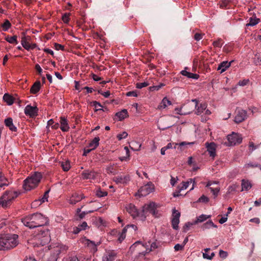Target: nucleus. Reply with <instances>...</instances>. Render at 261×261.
Masks as SVG:
<instances>
[{"mask_svg":"<svg viewBox=\"0 0 261 261\" xmlns=\"http://www.w3.org/2000/svg\"><path fill=\"white\" fill-rule=\"evenodd\" d=\"M165 86V84L163 83H160L159 85L156 86H153L149 87L150 91H158L161 88Z\"/></svg>","mask_w":261,"mask_h":261,"instance_id":"41","label":"nucleus"},{"mask_svg":"<svg viewBox=\"0 0 261 261\" xmlns=\"http://www.w3.org/2000/svg\"><path fill=\"white\" fill-rule=\"evenodd\" d=\"M99 137H95L89 144V147L93 150L95 149L99 145Z\"/></svg>","mask_w":261,"mask_h":261,"instance_id":"31","label":"nucleus"},{"mask_svg":"<svg viewBox=\"0 0 261 261\" xmlns=\"http://www.w3.org/2000/svg\"><path fill=\"white\" fill-rule=\"evenodd\" d=\"M17 38V37L16 35L12 37L7 36L6 37V40L10 43L17 44L18 43Z\"/></svg>","mask_w":261,"mask_h":261,"instance_id":"39","label":"nucleus"},{"mask_svg":"<svg viewBox=\"0 0 261 261\" xmlns=\"http://www.w3.org/2000/svg\"><path fill=\"white\" fill-rule=\"evenodd\" d=\"M190 183H193V187L191 189V190L193 189V186L194 184L195 183V179H190V181H188L186 182H182L181 183V185H179L177 187V189H179L180 190H184L186 189L189 185Z\"/></svg>","mask_w":261,"mask_h":261,"instance_id":"25","label":"nucleus"},{"mask_svg":"<svg viewBox=\"0 0 261 261\" xmlns=\"http://www.w3.org/2000/svg\"><path fill=\"white\" fill-rule=\"evenodd\" d=\"M211 191L213 193L214 198H216L220 191V188H213L212 187L210 188Z\"/></svg>","mask_w":261,"mask_h":261,"instance_id":"45","label":"nucleus"},{"mask_svg":"<svg viewBox=\"0 0 261 261\" xmlns=\"http://www.w3.org/2000/svg\"><path fill=\"white\" fill-rule=\"evenodd\" d=\"M84 244L89 248L91 252L94 253L97 251V247L100 244V242L95 243L89 239H85Z\"/></svg>","mask_w":261,"mask_h":261,"instance_id":"18","label":"nucleus"},{"mask_svg":"<svg viewBox=\"0 0 261 261\" xmlns=\"http://www.w3.org/2000/svg\"><path fill=\"white\" fill-rule=\"evenodd\" d=\"M97 173L93 170H87L82 173V178L84 179H94L96 177Z\"/></svg>","mask_w":261,"mask_h":261,"instance_id":"15","label":"nucleus"},{"mask_svg":"<svg viewBox=\"0 0 261 261\" xmlns=\"http://www.w3.org/2000/svg\"><path fill=\"white\" fill-rule=\"evenodd\" d=\"M241 186H242V191H244V190L248 191L249 189H250L251 188L252 184L248 180L242 179V183H241Z\"/></svg>","mask_w":261,"mask_h":261,"instance_id":"27","label":"nucleus"},{"mask_svg":"<svg viewBox=\"0 0 261 261\" xmlns=\"http://www.w3.org/2000/svg\"><path fill=\"white\" fill-rule=\"evenodd\" d=\"M212 227L217 228V226L215 225L212 220H209L202 225L201 228L204 230L206 229H209Z\"/></svg>","mask_w":261,"mask_h":261,"instance_id":"33","label":"nucleus"},{"mask_svg":"<svg viewBox=\"0 0 261 261\" xmlns=\"http://www.w3.org/2000/svg\"><path fill=\"white\" fill-rule=\"evenodd\" d=\"M206 147L207 148V151H208L210 156L212 157L213 159L216 156V145L214 142H211L210 143L207 142L205 144Z\"/></svg>","mask_w":261,"mask_h":261,"instance_id":"17","label":"nucleus"},{"mask_svg":"<svg viewBox=\"0 0 261 261\" xmlns=\"http://www.w3.org/2000/svg\"><path fill=\"white\" fill-rule=\"evenodd\" d=\"M184 246L182 245H180L179 244H177L174 246V248L175 251H179V250H182L184 248Z\"/></svg>","mask_w":261,"mask_h":261,"instance_id":"62","label":"nucleus"},{"mask_svg":"<svg viewBox=\"0 0 261 261\" xmlns=\"http://www.w3.org/2000/svg\"><path fill=\"white\" fill-rule=\"evenodd\" d=\"M172 226L174 229L177 230L178 229V224L179 223L180 213L178 211L174 208L172 211Z\"/></svg>","mask_w":261,"mask_h":261,"instance_id":"10","label":"nucleus"},{"mask_svg":"<svg viewBox=\"0 0 261 261\" xmlns=\"http://www.w3.org/2000/svg\"><path fill=\"white\" fill-rule=\"evenodd\" d=\"M126 209L127 212L134 218L140 216L142 218V213H140L136 207V206L132 204H129L126 207Z\"/></svg>","mask_w":261,"mask_h":261,"instance_id":"11","label":"nucleus"},{"mask_svg":"<svg viewBox=\"0 0 261 261\" xmlns=\"http://www.w3.org/2000/svg\"><path fill=\"white\" fill-rule=\"evenodd\" d=\"M18 195L17 192L8 191L0 197V206L4 208H7L12 203V201L16 198Z\"/></svg>","mask_w":261,"mask_h":261,"instance_id":"5","label":"nucleus"},{"mask_svg":"<svg viewBox=\"0 0 261 261\" xmlns=\"http://www.w3.org/2000/svg\"><path fill=\"white\" fill-rule=\"evenodd\" d=\"M124 150H125V152H126V156L125 157H120V158H119V159L121 161H123V160H124L125 158H128L129 156V151L128 147L125 146V147H124Z\"/></svg>","mask_w":261,"mask_h":261,"instance_id":"53","label":"nucleus"},{"mask_svg":"<svg viewBox=\"0 0 261 261\" xmlns=\"http://www.w3.org/2000/svg\"><path fill=\"white\" fill-rule=\"evenodd\" d=\"M85 197L83 194H80L77 193H74L69 199L68 202L71 204H75L83 199H84Z\"/></svg>","mask_w":261,"mask_h":261,"instance_id":"13","label":"nucleus"},{"mask_svg":"<svg viewBox=\"0 0 261 261\" xmlns=\"http://www.w3.org/2000/svg\"><path fill=\"white\" fill-rule=\"evenodd\" d=\"M3 99L9 106L12 105L14 102L13 97L7 93L4 94Z\"/></svg>","mask_w":261,"mask_h":261,"instance_id":"32","label":"nucleus"},{"mask_svg":"<svg viewBox=\"0 0 261 261\" xmlns=\"http://www.w3.org/2000/svg\"><path fill=\"white\" fill-rule=\"evenodd\" d=\"M180 73L182 75L186 76L188 78L198 79L199 77V75L198 74L188 72L186 70H182L180 72Z\"/></svg>","mask_w":261,"mask_h":261,"instance_id":"29","label":"nucleus"},{"mask_svg":"<svg viewBox=\"0 0 261 261\" xmlns=\"http://www.w3.org/2000/svg\"><path fill=\"white\" fill-rule=\"evenodd\" d=\"M108 193L105 191H101L100 190H98L96 191V195L99 197H102L107 196Z\"/></svg>","mask_w":261,"mask_h":261,"instance_id":"51","label":"nucleus"},{"mask_svg":"<svg viewBox=\"0 0 261 261\" xmlns=\"http://www.w3.org/2000/svg\"><path fill=\"white\" fill-rule=\"evenodd\" d=\"M197 108L196 109V114L197 115L201 114L206 108V105L204 103H200L199 106L197 105Z\"/></svg>","mask_w":261,"mask_h":261,"instance_id":"35","label":"nucleus"},{"mask_svg":"<svg viewBox=\"0 0 261 261\" xmlns=\"http://www.w3.org/2000/svg\"><path fill=\"white\" fill-rule=\"evenodd\" d=\"M5 124L11 131L16 132L17 128L13 123V120L11 118L9 117L5 120Z\"/></svg>","mask_w":261,"mask_h":261,"instance_id":"23","label":"nucleus"},{"mask_svg":"<svg viewBox=\"0 0 261 261\" xmlns=\"http://www.w3.org/2000/svg\"><path fill=\"white\" fill-rule=\"evenodd\" d=\"M87 213H86V212H83L80 213L79 214H77V216L78 217L79 219L80 220H81V219H83L85 217L86 215H87Z\"/></svg>","mask_w":261,"mask_h":261,"instance_id":"64","label":"nucleus"},{"mask_svg":"<svg viewBox=\"0 0 261 261\" xmlns=\"http://www.w3.org/2000/svg\"><path fill=\"white\" fill-rule=\"evenodd\" d=\"M9 182L7 178L5 177L4 174L0 171V189L4 186H8Z\"/></svg>","mask_w":261,"mask_h":261,"instance_id":"28","label":"nucleus"},{"mask_svg":"<svg viewBox=\"0 0 261 261\" xmlns=\"http://www.w3.org/2000/svg\"><path fill=\"white\" fill-rule=\"evenodd\" d=\"M203 35L204 34L197 33L194 35V38L195 40L198 41L200 40L202 38Z\"/></svg>","mask_w":261,"mask_h":261,"instance_id":"54","label":"nucleus"},{"mask_svg":"<svg viewBox=\"0 0 261 261\" xmlns=\"http://www.w3.org/2000/svg\"><path fill=\"white\" fill-rule=\"evenodd\" d=\"M113 180L117 184H126L130 180L129 175H120L114 177Z\"/></svg>","mask_w":261,"mask_h":261,"instance_id":"16","label":"nucleus"},{"mask_svg":"<svg viewBox=\"0 0 261 261\" xmlns=\"http://www.w3.org/2000/svg\"><path fill=\"white\" fill-rule=\"evenodd\" d=\"M60 123V128L63 132H65L68 131L69 127L67 120L64 117H61Z\"/></svg>","mask_w":261,"mask_h":261,"instance_id":"24","label":"nucleus"},{"mask_svg":"<svg viewBox=\"0 0 261 261\" xmlns=\"http://www.w3.org/2000/svg\"><path fill=\"white\" fill-rule=\"evenodd\" d=\"M42 178L40 172H36L32 176L24 180L23 188L27 191L31 190L37 186Z\"/></svg>","mask_w":261,"mask_h":261,"instance_id":"4","label":"nucleus"},{"mask_svg":"<svg viewBox=\"0 0 261 261\" xmlns=\"http://www.w3.org/2000/svg\"><path fill=\"white\" fill-rule=\"evenodd\" d=\"M38 110V109L37 107L28 105L24 109V113L26 115L30 116V117H34L37 115Z\"/></svg>","mask_w":261,"mask_h":261,"instance_id":"14","label":"nucleus"},{"mask_svg":"<svg viewBox=\"0 0 261 261\" xmlns=\"http://www.w3.org/2000/svg\"><path fill=\"white\" fill-rule=\"evenodd\" d=\"M157 248H158V246H157L156 243L153 242L151 244L150 248L149 249H146V253H148Z\"/></svg>","mask_w":261,"mask_h":261,"instance_id":"55","label":"nucleus"},{"mask_svg":"<svg viewBox=\"0 0 261 261\" xmlns=\"http://www.w3.org/2000/svg\"><path fill=\"white\" fill-rule=\"evenodd\" d=\"M128 134L126 132H123L121 134H119L117 136V138L119 140H121L125 138L127 136Z\"/></svg>","mask_w":261,"mask_h":261,"instance_id":"50","label":"nucleus"},{"mask_svg":"<svg viewBox=\"0 0 261 261\" xmlns=\"http://www.w3.org/2000/svg\"><path fill=\"white\" fill-rule=\"evenodd\" d=\"M209 199L207 197L202 195L198 199V201L200 202H207Z\"/></svg>","mask_w":261,"mask_h":261,"instance_id":"56","label":"nucleus"},{"mask_svg":"<svg viewBox=\"0 0 261 261\" xmlns=\"http://www.w3.org/2000/svg\"><path fill=\"white\" fill-rule=\"evenodd\" d=\"M69 13H65L62 17V20L63 22L65 23H67L69 22Z\"/></svg>","mask_w":261,"mask_h":261,"instance_id":"48","label":"nucleus"},{"mask_svg":"<svg viewBox=\"0 0 261 261\" xmlns=\"http://www.w3.org/2000/svg\"><path fill=\"white\" fill-rule=\"evenodd\" d=\"M194 144L193 142H182L179 143H175V146L174 147V148H176V146L178 145L180 147H182L187 145H190Z\"/></svg>","mask_w":261,"mask_h":261,"instance_id":"52","label":"nucleus"},{"mask_svg":"<svg viewBox=\"0 0 261 261\" xmlns=\"http://www.w3.org/2000/svg\"><path fill=\"white\" fill-rule=\"evenodd\" d=\"M21 221L25 226L30 228H39L48 223L47 218L40 213H35L26 216L22 219Z\"/></svg>","mask_w":261,"mask_h":261,"instance_id":"1","label":"nucleus"},{"mask_svg":"<svg viewBox=\"0 0 261 261\" xmlns=\"http://www.w3.org/2000/svg\"><path fill=\"white\" fill-rule=\"evenodd\" d=\"M23 36L21 38V43L22 46L29 50L30 49L31 45L29 43V41L31 39V37L30 36H25L24 33H23Z\"/></svg>","mask_w":261,"mask_h":261,"instance_id":"19","label":"nucleus"},{"mask_svg":"<svg viewBox=\"0 0 261 261\" xmlns=\"http://www.w3.org/2000/svg\"><path fill=\"white\" fill-rule=\"evenodd\" d=\"M153 189L152 185L147 184L141 187L136 195L138 194L140 196H145L151 193Z\"/></svg>","mask_w":261,"mask_h":261,"instance_id":"9","label":"nucleus"},{"mask_svg":"<svg viewBox=\"0 0 261 261\" xmlns=\"http://www.w3.org/2000/svg\"><path fill=\"white\" fill-rule=\"evenodd\" d=\"M227 146H234L240 144L242 141V138L240 135L237 133H232L227 136Z\"/></svg>","mask_w":261,"mask_h":261,"instance_id":"8","label":"nucleus"},{"mask_svg":"<svg viewBox=\"0 0 261 261\" xmlns=\"http://www.w3.org/2000/svg\"><path fill=\"white\" fill-rule=\"evenodd\" d=\"M171 102L167 98L164 97L162 100L161 102L158 106V109H165L168 106L171 105Z\"/></svg>","mask_w":261,"mask_h":261,"instance_id":"30","label":"nucleus"},{"mask_svg":"<svg viewBox=\"0 0 261 261\" xmlns=\"http://www.w3.org/2000/svg\"><path fill=\"white\" fill-rule=\"evenodd\" d=\"M18 236L16 234L0 235V250H7L15 247L18 244Z\"/></svg>","mask_w":261,"mask_h":261,"instance_id":"2","label":"nucleus"},{"mask_svg":"<svg viewBox=\"0 0 261 261\" xmlns=\"http://www.w3.org/2000/svg\"><path fill=\"white\" fill-rule=\"evenodd\" d=\"M247 118V112L243 110H239L234 117V122L239 123Z\"/></svg>","mask_w":261,"mask_h":261,"instance_id":"12","label":"nucleus"},{"mask_svg":"<svg viewBox=\"0 0 261 261\" xmlns=\"http://www.w3.org/2000/svg\"><path fill=\"white\" fill-rule=\"evenodd\" d=\"M156 206L154 202H150L148 204H145L141 211L142 219L144 220L146 218V214L149 212L153 215L155 217H159L158 212L156 211Z\"/></svg>","mask_w":261,"mask_h":261,"instance_id":"6","label":"nucleus"},{"mask_svg":"<svg viewBox=\"0 0 261 261\" xmlns=\"http://www.w3.org/2000/svg\"><path fill=\"white\" fill-rule=\"evenodd\" d=\"M11 27V23L8 20H6L4 23L2 24L3 29L4 31H7Z\"/></svg>","mask_w":261,"mask_h":261,"instance_id":"43","label":"nucleus"},{"mask_svg":"<svg viewBox=\"0 0 261 261\" xmlns=\"http://www.w3.org/2000/svg\"><path fill=\"white\" fill-rule=\"evenodd\" d=\"M149 85V83L146 82L143 83H138L136 84V87L138 89H141Z\"/></svg>","mask_w":261,"mask_h":261,"instance_id":"47","label":"nucleus"},{"mask_svg":"<svg viewBox=\"0 0 261 261\" xmlns=\"http://www.w3.org/2000/svg\"><path fill=\"white\" fill-rule=\"evenodd\" d=\"M38 231L34 236V239L37 241V245L44 246L50 240L49 229L42 226L37 229Z\"/></svg>","mask_w":261,"mask_h":261,"instance_id":"3","label":"nucleus"},{"mask_svg":"<svg viewBox=\"0 0 261 261\" xmlns=\"http://www.w3.org/2000/svg\"><path fill=\"white\" fill-rule=\"evenodd\" d=\"M115 117L118 118L119 121H122L124 118L128 117V114L126 109H123L122 111L116 113Z\"/></svg>","mask_w":261,"mask_h":261,"instance_id":"22","label":"nucleus"},{"mask_svg":"<svg viewBox=\"0 0 261 261\" xmlns=\"http://www.w3.org/2000/svg\"><path fill=\"white\" fill-rule=\"evenodd\" d=\"M88 227V225L86 222H83L82 224H79L77 226L73 227V233L74 234H77L81 231L86 230Z\"/></svg>","mask_w":261,"mask_h":261,"instance_id":"21","label":"nucleus"},{"mask_svg":"<svg viewBox=\"0 0 261 261\" xmlns=\"http://www.w3.org/2000/svg\"><path fill=\"white\" fill-rule=\"evenodd\" d=\"M98 92V93L102 95L105 97H108L110 95V92L109 91L103 92L99 90Z\"/></svg>","mask_w":261,"mask_h":261,"instance_id":"63","label":"nucleus"},{"mask_svg":"<svg viewBox=\"0 0 261 261\" xmlns=\"http://www.w3.org/2000/svg\"><path fill=\"white\" fill-rule=\"evenodd\" d=\"M259 21V19L256 18L255 17H251L249 19V22L246 24V26H254L257 24Z\"/></svg>","mask_w":261,"mask_h":261,"instance_id":"38","label":"nucleus"},{"mask_svg":"<svg viewBox=\"0 0 261 261\" xmlns=\"http://www.w3.org/2000/svg\"><path fill=\"white\" fill-rule=\"evenodd\" d=\"M257 147H258V145H257V146L255 145L252 142H249V147L251 152L253 151L254 150L256 149Z\"/></svg>","mask_w":261,"mask_h":261,"instance_id":"59","label":"nucleus"},{"mask_svg":"<svg viewBox=\"0 0 261 261\" xmlns=\"http://www.w3.org/2000/svg\"><path fill=\"white\" fill-rule=\"evenodd\" d=\"M195 224H194V221L193 223L189 222L186 223L183 227V231L185 232H186L187 231L189 230V229L191 226H192L193 225H195Z\"/></svg>","mask_w":261,"mask_h":261,"instance_id":"42","label":"nucleus"},{"mask_svg":"<svg viewBox=\"0 0 261 261\" xmlns=\"http://www.w3.org/2000/svg\"><path fill=\"white\" fill-rule=\"evenodd\" d=\"M233 61H231L229 62L227 61H223L221 62L217 68V70H220V72L222 73L224 72L228 67L231 65V63Z\"/></svg>","mask_w":261,"mask_h":261,"instance_id":"20","label":"nucleus"},{"mask_svg":"<svg viewBox=\"0 0 261 261\" xmlns=\"http://www.w3.org/2000/svg\"><path fill=\"white\" fill-rule=\"evenodd\" d=\"M93 106H94V107L96 108V111H100V110H102L103 111V110L101 108H100L101 107H102V106L101 105V104L97 102V101H93Z\"/></svg>","mask_w":261,"mask_h":261,"instance_id":"49","label":"nucleus"},{"mask_svg":"<svg viewBox=\"0 0 261 261\" xmlns=\"http://www.w3.org/2000/svg\"><path fill=\"white\" fill-rule=\"evenodd\" d=\"M210 217H211V215H206L202 214L200 216H199L198 217H197V219L195 221H194V224H197L198 223L202 222Z\"/></svg>","mask_w":261,"mask_h":261,"instance_id":"36","label":"nucleus"},{"mask_svg":"<svg viewBox=\"0 0 261 261\" xmlns=\"http://www.w3.org/2000/svg\"><path fill=\"white\" fill-rule=\"evenodd\" d=\"M213 44L215 47H221L223 45L222 40L221 39H219L214 41Z\"/></svg>","mask_w":261,"mask_h":261,"instance_id":"46","label":"nucleus"},{"mask_svg":"<svg viewBox=\"0 0 261 261\" xmlns=\"http://www.w3.org/2000/svg\"><path fill=\"white\" fill-rule=\"evenodd\" d=\"M219 255L222 258H225L228 256V253L226 251L220 250L219 251Z\"/></svg>","mask_w":261,"mask_h":261,"instance_id":"57","label":"nucleus"},{"mask_svg":"<svg viewBox=\"0 0 261 261\" xmlns=\"http://www.w3.org/2000/svg\"><path fill=\"white\" fill-rule=\"evenodd\" d=\"M61 167L64 171H68L70 168V163L68 161L62 162Z\"/></svg>","mask_w":261,"mask_h":261,"instance_id":"40","label":"nucleus"},{"mask_svg":"<svg viewBox=\"0 0 261 261\" xmlns=\"http://www.w3.org/2000/svg\"><path fill=\"white\" fill-rule=\"evenodd\" d=\"M49 190L46 191L44 193V194L43 195V196L41 198V199L34 201L33 202V204L34 205H35L36 202H40L39 204H41L43 202H44L46 201H47V199H48V193H49Z\"/></svg>","mask_w":261,"mask_h":261,"instance_id":"34","label":"nucleus"},{"mask_svg":"<svg viewBox=\"0 0 261 261\" xmlns=\"http://www.w3.org/2000/svg\"><path fill=\"white\" fill-rule=\"evenodd\" d=\"M249 80H243L242 81H240L238 85L241 86H244L249 83Z\"/></svg>","mask_w":261,"mask_h":261,"instance_id":"60","label":"nucleus"},{"mask_svg":"<svg viewBox=\"0 0 261 261\" xmlns=\"http://www.w3.org/2000/svg\"><path fill=\"white\" fill-rule=\"evenodd\" d=\"M126 95L127 96H134V97H137V92L135 91H129L126 93Z\"/></svg>","mask_w":261,"mask_h":261,"instance_id":"61","label":"nucleus"},{"mask_svg":"<svg viewBox=\"0 0 261 261\" xmlns=\"http://www.w3.org/2000/svg\"><path fill=\"white\" fill-rule=\"evenodd\" d=\"M197 105L198 100L196 99H192L191 101H189L181 106L180 113L184 115L189 114L196 108Z\"/></svg>","mask_w":261,"mask_h":261,"instance_id":"7","label":"nucleus"},{"mask_svg":"<svg viewBox=\"0 0 261 261\" xmlns=\"http://www.w3.org/2000/svg\"><path fill=\"white\" fill-rule=\"evenodd\" d=\"M54 46H55V49L58 50H63L64 49V46L63 45L58 44L57 43H55L54 44Z\"/></svg>","mask_w":261,"mask_h":261,"instance_id":"58","label":"nucleus"},{"mask_svg":"<svg viewBox=\"0 0 261 261\" xmlns=\"http://www.w3.org/2000/svg\"><path fill=\"white\" fill-rule=\"evenodd\" d=\"M116 257V254L114 252L109 253L102 258V261H114Z\"/></svg>","mask_w":261,"mask_h":261,"instance_id":"37","label":"nucleus"},{"mask_svg":"<svg viewBox=\"0 0 261 261\" xmlns=\"http://www.w3.org/2000/svg\"><path fill=\"white\" fill-rule=\"evenodd\" d=\"M41 83L39 81L36 82L31 87L30 92L32 94H36L40 89Z\"/></svg>","mask_w":261,"mask_h":261,"instance_id":"26","label":"nucleus"},{"mask_svg":"<svg viewBox=\"0 0 261 261\" xmlns=\"http://www.w3.org/2000/svg\"><path fill=\"white\" fill-rule=\"evenodd\" d=\"M260 165L256 163H249L246 164L244 166V167L246 168H255V167H258L259 168Z\"/></svg>","mask_w":261,"mask_h":261,"instance_id":"44","label":"nucleus"}]
</instances>
